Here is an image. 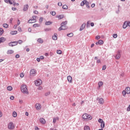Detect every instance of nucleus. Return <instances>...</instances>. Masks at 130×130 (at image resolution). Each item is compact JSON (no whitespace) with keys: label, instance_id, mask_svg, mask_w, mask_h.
Instances as JSON below:
<instances>
[{"label":"nucleus","instance_id":"obj_13","mask_svg":"<svg viewBox=\"0 0 130 130\" xmlns=\"http://www.w3.org/2000/svg\"><path fill=\"white\" fill-rule=\"evenodd\" d=\"M67 79L69 82V83H72L73 80V78L71 76H69L67 77Z\"/></svg>","mask_w":130,"mask_h":130},{"label":"nucleus","instance_id":"obj_31","mask_svg":"<svg viewBox=\"0 0 130 130\" xmlns=\"http://www.w3.org/2000/svg\"><path fill=\"white\" fill-rule=\"evenodd\" d=\"M37 41L38 42H39V43H43V40H42V39H41V38L38 39L37 40Z\"/></svg>","mask_w":130,"mask_h":130},{"label":"nucleus","instance_id":"obj_27","mask_svg":"<svg viewBox=\"0 0 130 130\" xmlns=\"http://www.w3.org/2000/svg\"><path fill=\"white\" fill-rule=\"evenodd\" d=\"M98 85H99V88H101V87L102 86H103V82H102V81H100V82H99Z\"/></svg>","mask_w":130,"mask_h":130},{"label":"nucleus","instance_id":"obj_10","mask_svg":"<svg viewBox=\"0 0 130 130\" xmlns=\"http://www.w3.org/2000/svg\"><path fill=\"white\" fill-rule=\"evenodd\" d=\"M40 122H41L42 124H45V123H46V120H45L43 118H41L40 119Z\"/></svg>","mask_w":130,"mask_h":130},{"label":"nucleus","instance_id":"obj_29","mask_svg":"<svg viewBox=\"0 0 130 130\" xmlns=\"http://www.w3.org/2000/svg\"><path fill=\"white\" fill-rule=\"evenodd\" d=\"M7 89L8 91H12V90H13V87L11 86H9L7 87Z\"/></svg>","mask_w":130,"mask_h":130},{"label":"nucleus","instance_id":"obj_37","mask_svg":"<svg viewBox=\"0 0 130 130\" xmlns=\"http://www.w3.org/2000/svg\"><path fill=\"white\" fill-rule=\"evenodd\" d=\"M62 9H63V10H68V6L66 5H63L62 6Z\"/></svg>","mask_w":130,"mask_h":130},{"label":"nucleus","instance_id":"obj_3","mask_svg":"<svg viewBox=\"0 0 130 130\" xmlns=\"http://www.w3.org/2000/svg\"><path fill=\"white\" fill-rule=\"evenodd\" d=\"M82 117L83 118V119H88L89 120H92V118H93L90 115H89L87 113L84 114Z\"/></svg>","mask_w":130,"mask_h":130},{"label":"nucleus","instance_id":"obj_50","mask_svg":"<svg viewBox=\"0 0 130 130\" xmlns=\"http://www.w3.org/2000/svg\"><path fill=\"white\" fill-rule=\"evenodd\" d=\"M127 111H130V105L128 106V107L126 109Z\"/></svg>","mask_w":130,"mask_h":130},{"label":"nucleus","instance_id":"obj_55","mask_svg":"<svg viewBox=\"0 0 130 130\" xmlns=\"http://www.w3.org/2000/svg\"><path fill=\"white\" fill-rule=\"evenodd\" d=\"M15 57L16 58H19V57H20V55L19 54H16Z\"/></svg>","mask_w":130,"mask_h":130},{"label":"nucleus","instance_id":"obj_1","mask_svg":"<svg viewBox=\"0 0 130 130\" xmlns=\"http://www.w3.org/2000/svg\"><path fill=\"white\" fill-rule=\"evenodd\" d=\"M21 91L23 93V94H29V91H28V87L27 85L23 84L21 86Z\"/></svg>","mask_w":130,"mask_h":130},{"label":"nucleus","instance_id":"obj_35","mask_svg":"<svg viewBox=\"0 0 130 130\" xmlns=\"http://www.w3.org/2000/svg\"><path fill=\"white\" fill-rule=\"evenodd\" d=\"M2 34H4V29H3L2 28H0V36H2Z\"/></svg>","mask_w":130,"mask_h":130},{"label":"nucleus","instance_id":"obj_53","mask_svg":"<svg viewBox=\"0 0 130 130\" xmlns=\"http://www.w3.org/2000/svg\"><path fill=\"white\" fill-rule=\"evenodd\" d=\"M18 43L19 44H22V43H23V41L22 40H19Z\"/></svg>","mask_w":130,"mask_h":130},{"label":"nucleus","instance_id":"obj_9","mask_svg":"<svg viewBox=\"0 0 130 130\" xmlns=\"http://www.w3.org/2000/svg\"><path fill=\"white\" fill-rule=\"evenodd\" d=\"M30 76H35L36 75V71L35 69H31L30 71Z\"/></svg>","mask_w":130,"mask_h":130},{"label":"nucleus","instance_id":"obj_25","mask_svg":"<svg viewBox=\"0 0 130 130\" xmlns=\"http://www.w3.org/2000/svg\"><path fill=\"white\" fill-rule=\"evenodd\" d=\"M13 53H14L13 50H9L7 51V54H13Z\"/></svg>","mask_w":130,"mask_h":130},{"label":"nucleus","instance_id":"obj_18","mask_svg":"<svg viewBox=\"0 0 130 130\" xmlns=\"http://www.w3.org/2000/svg\"><path fill=\"white\" fill-rule=\"evenodd\" d=\"M6 40H7V39H6L4 37H2L0 38V43L5 42L6 41Z\"/></svg>","mask_w":130,"mask_h":130},{"label":"nucleus","instance_id":"obj_52","mask_svg":"<svg viewBox=\"0 0 130 130\" xmlns=\"http://www.w3.org/2000/svg\"><path fill=\"white\" fill-rule=\"evenodd\" d=\"M58 6H59V7H61V6H62V4H61V2H59L58 3Z\"/></svg>","mask_w":130,"mask_h":130},{"label":"nucleus","instance_id":"obj_46","mask_svg":"<svg viewBox=\"0 0 130 130\" xmlns=\"http://www.w3.org/2000/svg\"><path fill=\"white\" fill-rule=\"evenodd\" d=\"M101 37L100 36H96L95 37V39H96L97 40H98V39H100Z\"/></svg>","mask_w":130,"mask_h":130},{"label":"nucleus","instance_id":"obj_38","mask_svg":"<svg viewBox=\"0 0 130 130\" xmlns=\"http://www.w3.org/2000/svg\"><path fill=\"white\" fill-rule=\"evenodd\" d=\"M67 36H68V37H73V36H74V34L73 33H70L67 35Z\"/></svg>","mask_w":130,"mask_h":130},{"label":"nucleus","instance_id":"obj_62","mask_svg":"<svg viewBox=\"0 0 130 130\" xmlns=\"http://www.w3.org/2000/svg\"><path fill=\"white\" fill-rule=\"evenodd\" d=\"M37 60L38 61V62H39L40 61V58H37Z\"/></svg>","mask_w":130,"mask_h":130},{"label":"nucleus","instance_id":"obj_30","mask_svg":"<svg viewBox=\"0 0 130 130\" xmlns=\"http://www.w3.org/2000/svg\"><path fill=\"white\" fill-rule=\"evenodd\" d=\"M122 95L123 96V97H125V96H126V94H127V93L124 90L122 91Z\"/></svg>","mask_w":130,"mask_h":130},{"label":"nucleus","instance_id":"obj_43","mask_svg":"<svg viewBox=\"0 0 130 130\" xmlns=\"http://www.w3.org/2000/svg\"><path fill=\"white\" fill-rule=\"evenodd\" d=\"M113 38H117V34H114L113 35Z\"/></svg>","mask_w":130,"mask_h":130},{"label":"nucleus","instance_id":"obj_63","mask_svg":"<svg viewBox=\"0 0 130 130\" xmlns=\"http://www.w3.org/2000/svg\"><path fill=\"white\" fill-rule=\"evenodd\" d=\"M34 14H38V11H35L34 12Z\"/></svg>","mask_w":130,"mask_h":130},{"label":"nucleus","instance_id":"obj_47","mask_svg":"<svg viewBox=\"0 0 130 130\" xmlns=\"http://www.w3.org/2000/svg\"><path fill=\"white\" fill-rule=\"evenodd\" d=\"M10 99L11 100H14V99H15V97L12 95V96H10Z\"/></svg>","mask_w":130,"mask_h":130},{"label":"nucleus","instance_id":"obj_22","mask_svg":"<svg viewBox=\"0 0 130 130\" xmlns=\"http://www.w3.org/2000/svg\"><path fill=\"white\" fill-rule=\"evenodd\" d=\"M128 25H127V21H125L123 24V28L124 29H125V28H126V27H127Z\"/></svg>","mask_w":130,"mask_h":130},{"label":"nucleus","instance_id":"obj_28","mask_svg":"<svg viewBox=\"0 0 130 130\" xmlns=\"http://www.w3.org/2000/svg\"><path fill=\"white\" fill-rule=\"evenodd\" d=\"M40 26V24H38V23H35L33 25V27L34 28H37L38 27H39Z\"/></svg>","mask_w":130,"mask_h":130},{"label":"nucleus","instance_id":"obj_34","mask_svg":"<svg viewBox=\"0 0 130 130\" xmlns=\"http://www.w3.org/2000/svg\"><path fill=\"white\" fill-rule=\"evenodd\" d=\"M56 53L57 54H62V51L60 50H57Z\"/></svg>","mask_w":130,"mask_h":130},{"label":"nucleus","instance_id":"obj_32","mask_svg":"<svg viewBox=\"0 0 130 130\" xmlns=\"http://www.w3.org/2000/svg\"><path fill=\"white\" fill-rule=\"evenodd\" d=\"M85 5L86 6V8L90 9V6H89V2H88V1H85Z\"/></svg>","mask_w":130,"mask_h":130},{"label":"nucleus","instance_id":"obj_42","mask_svg":"<svg viewBox=\"0 0 130 130\" xmlns=\"http://www.w3.org/2000/svg\"><path fill=\"white\" fill-rule=\"evenodd\" d=\"M3 27H4V28H8V27H9V25L7 23H5L3 24Z\"/></svg>","mask_w":130,"mask_h":130},{"label":"nucleus","instance_id":"obj_60","mask_svg":"<svg viewBox=\"0 0 130 130\" xmlns=\"http://www.w3.org/2000/svg\"><path fill=\"white\" fill-rule=\"evenodd\" d=\"M90 25L91 26V27H94V23L91 22V23H90Z\"/></svg>","mask_w":130,"mask_h":130},{"label":"nucleus","instance_id":"obj_8","mask_svg":"<svg viewBox=\"0 0 130 130\" xmlns=\"http://www.w3.org/2000/svg\"><path fill=\"white\" fill-rule=\"evenodd\" d=\"M9 46H16L18 45V42H12L9 44Z\"/></svg>","mask_w":130,"mask_h":130},{"label":"nucleus","instance_id":"obj_51","mask_svg":"<svg viewBox=\"0 0 130 130\" xmlns=\"http://www.w3.org/2000/svg\"><path fill=\"white\" fill-rule=\"evenodd\" d=\"M87 27H89L90 26V21H88L86 24Z\"/></svg>","mask_w":130,"mask_h":130},{"label":"nucleus","instance_id":"obj_59","mask_svg":"<svg viewBox=\"0 0 130 130\" xmlns=\"http://www.w3.org/2000/svg\"><path fill=\"white\" fill-rule=\"evenodd\" d=\"M32 20H36V16H32Z\"/></svg>","mask_w":130,"mask_h":130},{"label":"nucleus","instance_id":"obj_41","mask_svg":"<svg viewBox=\"0 0 130 130\" xmlns=\"http://www.w3.org/2000/svg\"><path fill=\"white\" fill-rule=\"evenodd\" d=\"M52 22H50V21H47L45 23V25H50L52 24Z\"/></svg>","mask_w":130,"mask_h":130},{"label":"nucleus","instance_id":"obj_44","mask_svg":"<svg viewBox=\"0 0 130 130\" xmlns=\"http://www.w3.org/2000/svg\"><path fill=\"white\" fill-rule=\"evenodd\" d=\"M103 71H105L106 70V66L104 65L103 66V69H102Z\"/></svg>","mask_w":130,"mask_h":130},{"label":"nucleus","instance_id":"obj_26","mask_svg":"<svg viewBox=\"0 0 130 130\" xmlns=\"http://www.w3.org/2000/svg\"><path fill=\"white\" fill-rule=\"evenodd\" d=\"M52 38L53 40H56L57 39V35L55 34L53 36Z\"/></svg>","mask_w":130,"mask_h":130},{"label":"nucleus","instance_id":"obj_15","mask_svg":"<svg viewBox=\"0 0 130 130\" xmlns=\"http://www.w3.org/2000/svg\"><path fill=\"white\" fill-rule=\"evenodd\" d=\"M59 120V118L58 117H56V118H53V123H55L56 121Z\"/></svg>","mask_w":130,"mask_h":130},{"label":"nucleus","instance_id":"obj_33","mask_svg":"<svg viewBox=\"0 0 130 130\" xmlns=\"http://www.w3.org/2000/svg\"><path fill=\"white\" fill-rule=\"evenodd\" d=\"M17 112L16 111H14L13 112V117H17Z\"/></svg>","mask_w":130,"mask_h":130},{"label":"nucleus","instance_id":"obj_56","mask_svg":"<svg viewBox=\"0 0 130 130\" xmlns=\"http://www.w3.org/2000/svg\"><path fill=\"white\" fill-rule=\"evenodd\" d=\"M40 59H44V56H41L40 57Z\"/></svg>","mask_w":130,"mask_h":130},{"label":"nucleus","instance_id":"obj_23","mask_svg":"<svg viewBox=\"0 0 130 130\" xmlns=\"http://www.w3.org/2000/svg\"><path fill=\"white\" fill-rule=\"evenodd\" d=\"M116 59H119L120 58V54L119 53H118L115 56Z\"/></svg>","mask_w":130,"mask_h":130},{"label":"nucleus","instance_id":"obj_39","mask_svg":"<svg viewBox=\"0 0 130 130\" xmlns=\"http://www.w3.org/2000/svg\"><path fill=\"white\" fill-rule=\"evenodd\" d=\"M84 130H90V127L89 126H85Z\"/></svg>","mask_w":130,"mask_h":130},{"label":"nucleus","instance_id":"obj_7","mask_svg":"<svg viewBox=\"0 0 130 130\" xmlns=\"http://www.w3.org/2000/svg\"><path fill=\"white\" fill-rule=\"evenodd\" d=\"M35 84L36 86H40L42 84V81L41 79H38L35 81Z\"/></svg>","mask_w":130,"mask_h":130},{"label":"nucleus","instance_id":"obj_12","mask_svg":"<svg viewBox=\"0 0 130 130\" xmlns=\"http://www.w3.org/2000/svg\"><path fill=\"white\" fill-rule=\"evenodd\" d=\"M36 108L37 110H40L41 109V105L39 104H36Z\"/></svg>","mask_w":130,"mask_h":130},{"label":"nucleus","instance_id":"obj_5","mask_svg":"<svg viewBox=\"0 0 130 130\" xmlns=\"http://www.w3.org/2000/svg\"><path fill=\"white\" fill-rule=\"evenodd\" d=\"M98 122H100V123H101V128H104L105 126V123L104 122L103 120L102 119H99L98 120Z\"/></svg>","mask_w":130,"mask_h":130},{"label":"nucleus","instance_id":"obj_54","mask_svg":"<svg viewBox=\"0 0 130 130\" xmlns=\"http://www.w3.org/2000/svg\"><path fill=\"white\" fill-rule=\"evenodd\" d=\"M43 20V18L42 17L40 18V23H42V21Z\"/></svg>","mask_w":130,"mask_h":130},{"label":"nucleus","instance_id":"obj_49","mask_svg":"<svg viewBox=\"0 0 130 130\" xmlns=\"http://www.w3.org/2000/svg\"><path fill=\"white\" fill-rule=\"evenodd\" d=\"M18 30L19 31V32H22V28H21V27H18Z\"/></svg>","mask_w":130,"mask_h":130},{"label":"nucleus","instance_id":"obj_40","mask_svg":"<svg viewBox=\"0 0 130 130\" xmlns=\"http://www.w3.org/2000/svg\"><path fill=\"white\" fill-rule=\"evenodd\" d=\"M50 14L52 16H55V15H56V13H55V11L51 12Z\"/></svg>","mask_w":130,"mask_h":130},{"label":"nucleus","instance_id":"obj_17","mask_svg":"<svg viewBox=\"0 0 130 130\" xmlns=\"http://www.w3.org/2000/svg\"><path fill=\"white\" fill-rule=\"evenodd\" d=\"M125 91H126V93H127V94H130V87H126Z\"/></svg>","mask_w":130,"mask_h":130},{"label":"nucleus","instance_id":"obj_64","mask_svg":"<svg viewBox=\"0 0 130 130\" xmlns=\"http://www.w3.org/2000/svg\"><path fill=\"white\" fill-rule=\"evenodd\" d=\"M127 25L129 27H130V21L129 22H127Z\"/></svg>","mask_w":130,"mask_h":130},{"label":"nucleus","instance_id":"obj_36","mask_svg":"<svg viewBox=\"0 0 130 130\" xmlns=\"http://www.w3.org/2000/svg\"><path fill=\"white\" fill-rule=\"evenodd\" d=\"M86 0H84V1H82V2H81V7H83V6H84V5H85V4H86Z\"/></svg>","mask_w":130,"mask_h":130},{"label":"nucleus","instance_id":"obj_21","mask_svg":"<svg viewBox=\"0 0 130 130\" xmlns=\"http://www.w3.org/2000/svg\"><path fill=\"white\" fill-rule=\"evenodd\" d=\"M18 33V31L17 30H14L10 32V34L11 35H16Z\"/></svg>","mask_w":130,"mask_h":130},{"label":"nucleus","instance_id":"obj_11","mask_svg":"<svg viewBox=\"0 0 130 130\" xmlns=\"http://www.w3.org/2000/svg\"><path fill=\"white\" fill-rule=\"evenodd\" d=\"M104 43V42L102 40H100L98 42L95 43L96 45H102Z\"/></svg>","mask_w":130,"mask_h":130},{"label":"nucleus","instance_id":"obj_2","mask_svg":"<svg viewBox=\"0 0 130 130\" xmlns=\"http://www.w3.org/2000/svg\"><path fill=\"white\" fill-rule=\"evenodd\" d=\"M67 24L68 21L62 22L61 24V27L58 29V31H61V30H67V29H68V26H67Z\"/></svg>","mask_w":130,"mask_h":130},{"label":"nucleus","instance_id":"obj_14","mask_svg":"<svg viewBox=\"0 0 130 130\" xmlns=\"http://www.w3.org/2000/svg\"><path fill=\"white\" fill-rule=\"evenodd\" d=\"M63 15H59L56 16V18H58V20H61V19H63Z\"/></svg>","mask_w":130,"mask_h":130},{"label":"nucleus","instance_id":"obj_16","mask_svg":"<svg viewBox=\"0 0 130 130\" xmlns=\"http://www.w3.org/2000/svg\"><path fill=\"white\" fill-rule=\"evenodd\" d=\"M28 8H29V5H24V8H23V11L24 12H26V11L28 10Z\"/></svg>","mask_w":130,"mask_h":130},{"label":"nucleus","instance_id":"obj_58","mask_svg":"<svg viewBox=\"0 0 130 130\" xmlns=\"http://www.w3.org/2000/svg\"><path fill=\"white\" fill-rule=\"evenodd\" d=\"M35 130H40V129H39V128L37 126H35Z\"/></svg>","mask_w":130,"mask_h":130},{"label":"nucleus","instance_id":"obj_24","mask_svg":"<svg viewBox=\"0 0 130 130\" xmlns=\"http://www.w3.org/2000/svg\"><path fill=\"white\" fill-rule=\"evenodd\" d=\"M36 21H37L36 20H34V19H29L28 20V23H36Z\"/></svg>","mask_w":130,"mask_h":130},{"label":"nucleus","instance_id":"obj_57","mask_svg":"<svg viewBox=\"0 0 130 130\" xmlns=\"http://www.w3.org/2000/svg\"><path fill=\"white\" fill-rule=\"evenodd\" d=\"M96 62L97 63H100V62H101V61L100 60V59H98Z\"/></svg>","mask_w":130,"mask_h":130},{"label":"nucleus","instance_id":"obj_6","mask_svg":"<svg viewBox=\"0 0 130 130\" xmlns=\"http://www.w3.org/2000/svg\"><path fill=\"white\" fill-rule=\"evenodd\" d=\"M5 3H9L10 5H13V6H16V2L15 0H5Z\"/></svg>","mask_w":130,"mask_h":130},{"label":"nucleus","instance_id":"obj_20","mask_svg":"<svg viewBox=\"0 0 130 130\" xmlns=\"http://www.w3.org/2000/svg\"><path fill=\"white\" fill-rule=\"evenodd\" d=\"M99 102L100 104H103L104 103V100L102 98L99 99Z\"/></svg>","mask_w":130,"mask_h":130},{"label":"nucleus","instance_id":"obj_61","mask_svg":"<svg viewBox=\"0 0 130 130\" xmlns=\"http://www.w3.org/2000/svg\"><path fill=\"white\" fill-rule=\"evenodd\" d=\"M91 8H94L95 7V4H92L91 6Z\"/></svg>","mask_w":130,"mask_h":130},{"label":"nucleus","instance_id":"obj_19","mask_svg":"<svg viewBox=\"0 0 130 130\" xmlns=\"http://www.w3.org/2000/svg\"><path fill=\"white\" fill-rule=\"evenodd\" d=\"M85 27H86V23L82 24L80 29V31L84 30V28H85Z\"/></svg>","mask_w":130,"mask_h":130},{"label":"nucleus","instance_id":"obj_48","mask_svg":"<svg viewBox=\"0 0 130 130\" xmlns=\"http://www.w3.org/2000/svg\"><path fill=\"white\" fill-rule=\"evenodd\" d=\"M50 92H47L45 94V96H48V95H50Z\"/></svg>","mask_w":130,"mask_h":130},{"label":"nucleus","instance_id":"obj_45","mask_svg":"<svg viewBox=\"0 0 130 130\" xmlns=\"http://www.w3.org/2000/svg\"><path fill=\"white\" fill-rule=\"evenodd\" d=\"M20 78H24V73H21L20 74Z\"/></svg>","mask_w":130,"mask_h":130},{"label":"nucleus","instance_id":"obj_4","mask_svg":"<svg viewBox=\"0 0 130 130\" xmlns=\"http://www.w3.org/2000/svg\"><path fill=\"white\" fill-rule=\"evenodd\" d=\"M8 128L9 129H14L15 128V125L14 124V123L13 122H10L8 124Z\"/></svg>","mask_w":130,"mask_h":130}]
</instances>
